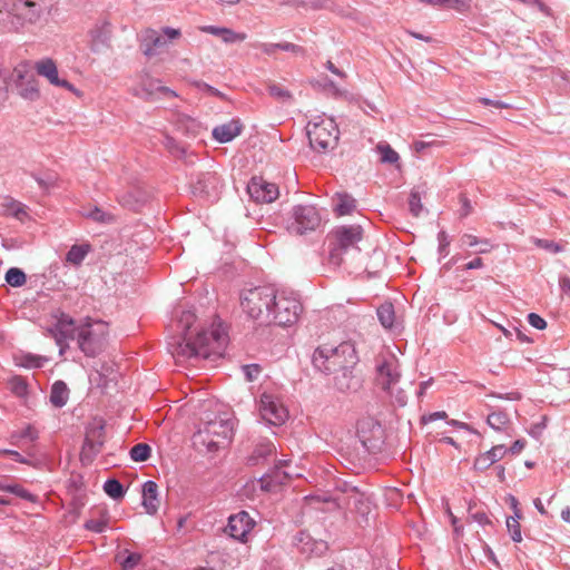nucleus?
Returning <instances> with one entry per match:
<instances>
[{
	"label": "nucleus",
	"instance_id": "nucleus-38",
	"mask_svg": "<svg viewBox=\"0 0 570 570\" xmlns=\"http://www.w3.org/2000/svg\"><path fill=\"white\" fill-rule=\"evenodd\" d=\"M6 492L13 493L17 497L22 498L24 500H28L30 502H36V500H37L36 495H33L32 493L28 492L26 489H23L19 484H7L6 485Z\"/></svg>",
	"mask_w": 570,
	"mask_h": 570
},
{
	"label": "nucleus",
	"instance_id": "nucleus-32",
	"mask_svg": "<svg viewBox=\"0 0 570 570\" xmlns=\"http://www.w3.org/2000/svg\"><path fill=\"white\" fill-rule=\"evenodd\" d=\"M150 446L146 443H138L130 450V458L135 462H144L150 456Z\"/></svg>",
	"mask_w": 570,
	"mask_h": 570
},
{
	"label": "nucleus",
	"instance_id": "nucleus-11",
	"mask_svg": "<svg viewBox=\"0 0 570 570\" xmlns=\"http://www.w3.org/2000/svg\"><path fill=\"white\" fill-rule=\"evenodd\" d=\"M259 412L262 417L272 425H282L288 419V411L282 401L269 393L261 395Z\"/></svg>",
	"mask_w": 570,
	"mask_h": 570
},
{
	"label": "nucleus",
	"instance_id": "nucleus-20",
	"mask_svg": "<svg viewBox=\"0 0 570 570\" xmlns=\"http://www.w3.org/2000/svg\"><path fill=\"white\" fill-rule=\"evenodd\" d=\"M507 453L508 449L503 444L494 445L475 458L473 468L476 471H485L495 462L502 460Z\"/></svg>",
	"mask_w": 570,
	"mask_h": 570
},
{
	"label": "nucleus",
	"instance_id": "nucleus-44",
	"mask_svg": "<svg viewBox=\"0 0 570 570\" xmlns=\"http://www.w3.org/2000/svg\"><path fill=\"white\" fill-rule=\"evenodd\" d=\"M534 244L538 247L544 248V249L550 250L552 253H558V252L561 250L560 245H558L557 243H554L552 240L537 238V239H534Z\"/></svg>",
	"mask_w": 570,
	"mask_h": 570
},
{
	"label": "nucleus",
	"instance_id": "nucleus-62",
	"mask_svg": "<svg viewBox=\"0 0 570 570\" xmlns=\"http://www.w3.org/2000/svg\"><path fill=\"white\" fill-rule=\"evenodd\" d=\"M262 448H263L262 450H259V449L257 450V453H258L259 455H263V454H271V453H273V452H274V450H275V448H274V445H273L272 443H267V444L263 445Z\"/></svg>",
	"mask_w": 570,
	"mask_h": 570
},
{
	"label": "nucleus",
	"instance_id": "nucleus-39",
	"mask_svg": "<svg viewBox=\"0 0 570 570\" xmlns=\"http://www.w3.org/2000/svg\"><path fill=\"white\" fill-rule=\"evenodd\" d=\"M21 96L24 99L36 100L39 98L40 92L36 81H29L26 87L21 89Z\"/></svg>",
	"mask_w": 570,
	"mask_h": 570
},
{
	"label": "nucleus",
	"instance_id": "nucleus-52",
	"mask_svg": "<svg viewBox=\"0 0 570 570\" xmlns=\"http://www.w3.org/2000/svg\"><path fill=\"white\" fill-rule=\"evenodd\" d=\"M224 29L225 28H218V27H215V26H204V27H200V30L203 32H206V33H209V35H214V36H218V37L222 36Z\"/></svg>",
	"mask_w": 570,
	"mask_h": 570
},
{
	"label": "nucleus",
	"instance_id": "nucleus-63",
	"mask_svg": "<svg viewBox=\"0 0 570 570\" xmlns=\"http://www.w3.org/2000/svg\"><path fill=\"white\" fill-rule=\"evenodd\" d=\"M430 142L425 141H415L414 142V149L416 153H421L425 147L430 146Z\"/></svg>",
	"mask_w": 570,
	"mask_h": 570
},
{
	"label": "nucleus",
	"instance_id": "nucleus-26",
	"mask_svg": "<svg viewBox=\"0 0 570 570\" xmlns=\"http://www.w3.org/2000/svg\"><path fill=\"white\" fill-rule=\"evenodd\" d=\"M335 212L340 215H348L355 208V199L346 193H337L334 196Z\"/></svg>",
	"mask_w": 570,
	"mask_h": 570
},
{
	"label": "nucleus",
	"instance_id": "nucleus-58",
	"mask_svg": "<svg viewBox=\"0 0 570 570\" xmlns=\"http://www.w3.org/2000/svg\"><path fill=\"white\" fill-rule=\"evenodd\" d=\"M439 240H440V250L446 253V247L449 246L450 242L448 240V236L445 232H441L439 234Z\"/></svg>",
	"mask_w": 570,
	"mask_h": 570
},
{
	"label": "nucleus",
	"instance_id": "nucleus-55",
	"mask_svg": "<svg viewBox=\"0 0 570 570\" xmlns=\"http://www.w3.org/2000/svg\"><path fill=\"white\" fill-rule=\"evenodd\" d=\"M471 518L480 524H488L490 520L484 512H475L471 514Z\"/></svg>",
	"mask_w": 570,
	"mask_h": 570
},
{
	"label": "nucleus",
	"instance_id": "nucleus-8",
	"mask_svg": "<svg viewBox=\"0 0 570 570\" xmlns=\"http://www.w3.org/2000/svg\"><path fill=\"white\" fill-rule=\"evenodd\" d=\"M337 247L330 254V262L334 266L343 263L342 254L350 247H354L362 239V228L360 226H344L335 230Z\"/></svg>",
	"mask_w": 570,
	"mask_h": 570
},
{
	"label": "nucleus",
	"instance_id": "nucleus-1",
	"mask_svg": "<svg viewBox=\"0 0 570 570\" xmlns=\"http://www.w3.org/2000/svg\"><path fill=\"white\" fill-rule=\"evenodd\" d=\"M53 332L60 346L63 341L76 337L78 347L89 357L99 355L108 345L109 325L100 320L87 317L76 324L69 315L61 314Z\"/></svg>",
	"mask_w": 570,
	"mask_h": 570
},
{
	"label": "nucleus",
	"instance_id": "nucleus-45",
	"mask_svg": "<svg viewBox=\"0 0 570 570\" xmlns=\"http://www.w3.org/2000/svg\"><path fill=\"white\" fill-rule=\"evenodd\" d=\"M86 529L94 531V532H102L107 527V520H89L85 524Z\"/></svg>",
	"mask_w": 570,
	"mask_h": 570
},
{
	"label": "nucleus",
	"instance_id": "nucleus-18",
	"mask_svg": "<svg viewBox=\"0 0 570 570\" xmlns=\"http://www.w3.org/2000/svg\"><path fill=\"white\" fill-rule=\"evenodd\" d=\"M136 95L145 99L154 98L158 95H163L166 98L177 97L174 90L163 86L159 80L148 77L141 80L140 90Z\"/></svg>",
	"mask_w": 570,
	"mask_h": 570
},
{
	"label": "nucleus",
	"instance_id": "nucleus-9",
	"mask_svg": "<svg viewBox=\"0 0 570 570\" xmlns=\"http://www.w3.org/2000/svg\"><path fill=\"white\" fill-rule=\"evenodd\" d=\"M294 223L288 227L291 233L303 235L315 230L321 225V216L317 209L311 205H298L293 210Z\"/></svg>",
	"mask_w": 570,
	"mask_h": 570
},
{
	"label": "nucleus",
	"instance_id": "nucleus-33",
	"mask_svg": "<svg viewBox=\"0 0 570 570\" xmlns=\"http://www.w3.org/2000/svg\"><path fill=\"white\" fill-rule=\"evenodd\" d=\"M509 423V417L504 412H493L488 416V424L497 430L501 431Z\"/></svg>",
	"mask_w": 570,
	"mask_h": 570
},
{
	"label": "nucleus",
	"instance_id": "nucleus-6",
	"mask_svg": "<svg viewBox=\"0 0 570 570\" xmlns=\"http://www.w3.org/2000/svg\"><path fill=\"white\" fill-rule=\"evenodd\" d=\"M307 137L309 145L317 151L334 149L338 141V128L332 118L317 117L308 122Z\"/></svg>",
	"mask_w": 570,
	"mask_h": 570
},
{
	"label": "nucleus",
	"instance_id": "nucleus-61",
	"mask_svg": "<svg viewBox=\"0 0 570 570\" xmlns=\"http://www.w3.org/2000/svg\"><path fill=\"white\" fill-rule=\"evenodd\" d=\"M22 438H28L31 441H35L38 438V433L36 430H33L31 426H28L24 429Z\"/></svg>",
	"mask_w": 570,
	"mask_h": 570
},
{
	"label": "nucleus",
	"instance_id": "nucleus-60",
	"mask_svg": "<svg viewBox=\"0 0 570 570\" xmlns=\"http://www.w3.org/2000/svg\"><path fill=\"white\" fill-rule=\"evenodd\" d=\"M561 291L570 296V278L564 276L560 278Z\"/></svg>",
	"mask_w": 570,
	"mask_h": 570
},
{
	"label": "nucleus",
	"instance_id": "nucleus-29",
	"mask_svg": "<svg viewBox=\"0 0 570 570\" xmlns=\"http://www.w3.org/2000/svg\"><path fill=\"white\" fill-rule=\"evenodd\" d=\"M377 316L385 328H391L395 321L394 307L391 303L383 304L377 309Z\"/></svg>",
	"mask_w": 570,
	"mask_h": 570
},
{
	"label": "nucleus",
	"instance_id": "nucleus-31",
	"mask_svg": "<svg viewBox=\"0 0 570 570\" xmlns=\"http://www.w3.org/2000/svg\"><path fill=\"white\" fill-rule=\"evenodd\" d=\"M376 149L381 155L382 163L396 164L400 159L399 154L386 142H380Z\"/></svg>",
	"mask_w": 570,
	"mask_h": 570
},
{
	"label": "nucleus",
	"instance_id": "nucleus-27",
	"mask_svg": "<svg viewBox=\"0 0 570 570\" xmlns=\"http://www.w3.org/2000/svg\"><path fill=\"white\" fill-rule=\"evenodd\" d=\"M68 396H69V391H68L67 385L63 382L58 381V382L53 383V385L51 387L50 401L55 406H57V407L63 406L68 401Z\"/></svg>",
	"mask_w": 570,
	"mask_h": 570
},
{
	"label": "nucleus",
	"instance_id": "nucleus-23",
	"mask_svg": "<svg viewBox=\"0 0 570 570\" xmlns=\"http://www.w3.org/2000/svg\"><path fill=\"white\" fill-rule=\"evenodd\" d=\"M242 131V124L238 119H233L226 124L213 129V137L219 142H228L237 137Z\"/></svg>",
	"mask_w": 570,
	"mask_h": 570
},
{
	"label": "nucleus",
	"instance_id": "nucleus-14",
	"mask_svg": "<svg viewBox=\"0 0 570 570\" xmlns=\"http://www.w3.org/2000/svg\"><path fill=\"white\" fill-rule=\"evenodd\" d=\"M247 193L256 203H273L279 196L278 187L264 179L263 177L255 176L247 185Z\"/></svg>",
	"mask_w": 570,
	"mask_h": 570
},
{
	"label": "nucleus",
	"instance_id": "nucleus-37",
	"mask_svg": "<svg viewBox=\"0 0 570 570\" xmlns=\"http://www.w3.org/2000/svg\"><path fill=\"white\" fill-rule=\"evenodd\" d=\"M9 389L19 397L27 395V383L20 376H14L9 381Z\"/></svg>",
	"mask_w": 570,
	"mask_h": 570
},
{
	"label": "nucleus",
	"instance_id": "nucleus-30",
	"mask_svg": "<svg viewBox=\"0 0 570 570\" xmlns=\"http://www.w3.org/2000/svg\"><path fill=\"white\" fill-rule=\"evenodd\" d=\"M6 282L12 287H21L27 283L24 272L18 267H11L4 275Z\"/></svg>",
	"mask_w": 570,
	"mask_h": 570
},
{
	"label": "nucleus",
	"instance_id": "nucleus-34",
	"mask_svg": "<svg viewBox=\"0 0 570 570\" xmlns=\"http://www.w3.org/2000/svg\"><path fill=\"white\" fill-rule=\"evenodd\" d=\"M87 253V247L73 245L67 254V261L75 265H78L85 259Z\"/></svg>",
	"mask_w": 570,
	"mask_h": 570
},
{
	"label": "nucleus",
	"instance_id": "nucleus-51",
	"mask_svg": "<svg viewBox=\"0 0 570 570\" xmlns=\"http://www.w3.org/2000/svg\"><path fill=\"white\" fill-rule=\"evenodd\" d=\"M0 455H10L12 456L16 461L20 462V463H27V460H24L21 454L14 450H2L0 449Z\"/></svg>",
	"mask_w": 570,
	"mask_h": 570
},
{
	"label": "nucleus",
	"instance_id": "nucleus-3",
	"mask_svg": "<svg viewBox=\"0 0 570 570\" xmlns=\"http://www.w3.org/2000/svg\"><path fill=\"white\" fill-rule=\"evenodd\" d=\"M357 360L355 346L351 341L338 344L323 343L313 354L314 366L328 374L352 370Z\"/></svg>",
	"mask_w": 570,
	"mask_h": 570
},
{
	"label": "nucleus",
	"instance_id": "nucleus-42",
	"mask_svg": "<svg viewBox=\"0 0 570 570\" xmlns=\"http://www.w3.org/2000/svg\"><path fill=\"white\" fill-rule=\"evenodd\" d=\"M220 38L227 43L237 42L245 40L246 36L243 33H236L230 29L225 28Z\"/></svg>",
	"mask_w": 570,
	"mask_h": 570
},
{
	"label": "nucleus",
	"instance_id": "nucleus-25",
	"mask_svg": "<svg viewBox=\"0 0 570 570\" xmlns=\"http://www.w3.org/2000/svg\"><path fill=\"white\" fill-rule=\"evenodd\" d=\"M1 206L3 208V214L7 216H12L21 222L28 217L27 207L13 198H4Z\"/></svg>",
	"mask_w": 570,
	"mask_h": 570
},
{
	"label": "nucleus",
	"instance_id": "nucleus-17",
	"mask_svg": "<svg viewBox=\"0 0 570 570\" xmlns=\"http://www.w3.org/2000/svg\"><path fill=\"white\" fill-rule=\"evenodd\" d=\"M9 12L29 23H36L40 18V10L33 0H13Z\"/></svg>",
	"mask_w": 570,
	"mask_h": 570
},
{
	"label": "nucleus",
	"instance_id": "nucleus-47",
	"mask_svg": "<svg viewBox=\"0 0 570 570\" xmlns=\"http://www.w3.org/2000/svg\"><path fill=\"white\" fill-rule=\"evenodd\" d=\"M268 91H269V95L275 97V98H279V99H288L291 97L289 92L282 89L279 86L277 85H272L268 87Z\"/></svg>",
	"mask_w": 570,
	"mask_h": 570
},
{
	"label": "nucleus",
	"instance_id": "nucleus-5",
	"mask_svg": "<svg viewBox=\"0 0 570 570\" xmlns=\"http://www.w3.org/2000/svg\"><path fill=\"white\" fill-rule=\"evenodd\" d=\"M275 298V289L271 287H256L245 293L242 299V307L259 325H271L273 299Z\"/></svg>",
	"mask_w": 570,
	"mask_h": 570
},
{
	"label": "nucleus",
	"instance_id": "nucleus-54",
	"mask_svg": "<svg viewBox=\"0 0 570 570\" xmlns=\"http://www.w3.org/2000/svg\"><path fill=\"white\" fill-rule=\"evenodd\" d=\"M195 321V315L191 312H185L183 313L180 317V323L188 328L191 324V322Z\"/></svg>",
	"mask_w": 570,
	"mask_h": 570
},
{
	"label": "nucleus",
	"instance_id": "nucleus-41",
	"mask_svg": "<svg viewBox=\"0 0 570 570\" xmlns=\"http://www.w3.org/2000/svg\"><path fill=\"white\" fill-rule=\"evenodd\" d=\"M47 362L45 357L41 356H35V355H26L23 356V362L21 365L30 368H38L43 366V364Z\"/></svg>",
	"mask_w": 570,
	"mask_h": 570
},
{
	"label": "nucleus",
	"instance_id": "nucleus-10",
	"mask_svg": "<svg viewBox=\"0 0 570 570\" xmlns=\"http://www.w3.org/2000/svg\"><path fill=\"white\" fill-rule=\"evenodd\" d=\"M356 435L364 448L373 451L383 439V429L373 416H363L356 422Z\"/></svg>",
	"mask_w": 570,
	"mask_h": 570
},
{
	"label": "nucleus",
	"instance_id": "nucleus-64",
	"mask_svg": "<svg viewBox=\"0 0 570 570\" xmlns=\"http://www.w3.org/2000/svg\"><path fill=\"white\" fill-rule=\"evenodd\" d=\"M561 518H562L566 522H569V523H570V508H564V509L561 511Z\"/></svg>",
	"mask_w": 570,
	"mask_h": 570
},
{
	"label": "nucleus",
	"instance_id": "nucleus-57",
	"mask_svg": "<svg viewBox=\"0 0 570 570\" xmlns=\"http://www.w3.org/2000/svg\"><path fill=\"white\" fill-rule=\"evenodd\" d=\"M89 216L96 220V222H106L107 218H106V214L102 213L100 209L96 208L95 210H92Z\"/></svg>",
	"mask_w": 570,
	"mask_h": 570
},
{
	"label": "nucleus",
	"instance_id": "nucleus-49",
	"mask_svg": "<svg viewBox=\"0 0 570 570\" xmlns=\"http://www.w3.org/2000/svg\"><path fill=\"white\" fill-rule=\"evenodd\" d=\"M461 242H462V245H464V246L474 247V246L479 245L481 240L474 235L465 234L462 236Z\"/></svg>",
	"mask_w": 570,
	"mask_h": 570
},
{
	"label": "nucleus",
	"instance_id": "nucleus-36",
	"mask_svg": "<svg viewBox=\"0 0 570 570\" xmlns=\"http://www.w3.org/2000/svg\"><path fill=\"white\" fill-rule=\"evenodd\" d=\"M409 209L411 214L419 217L423 210V204L421 202V195L417 190H412L409 197Z\"/></svg>",
	"mask_w": 570,
	"mask_h": 570
},
{
	"label": "nucleus",
	"instance_id": "nucleus-2",
	"mask_svg": "<svg viewBox=\"0 0 570 570\" xmlns=\"http://www.w3.org/2000/svg\"><path fill=\"white\" fill-rule=\"evenodd\" d=\"M226 342L227 337L222 326L212 325L209 330L186 335L184 342L178 343L171 353L178 362L208 360L212 356H220Z\"/></svg>",
	"mask_w": 570,
	"mask_h": 570
},
{
	"label": "nucleus",
	"instance_id": "nucleus-13",
	"mask_svg": "<svg viewBox=\"0 0 570 570\" xmlns=\"http://www.w3.org/2000/svg\"><path fill=\"white\" fill-rule=\"evenodd\" d=\"M35 69L37 73L46 78L52 86L65 88L73 95L81 97V91L72 83L59 77L56 62L51 58L41 59L36 62Z\"/></svg>",
	"mask_w": 570,
	"mask_h": 570
},
{
	"label": "nucleus",
	"instance_id": "nucleus-46",
	"mask_svg": "<svg viewBox=\"0 0 570 570\" xmlns=\"http://www.w3.org/2000/svg\"><path fill=\"white\" fill-rule=\"evenodd\" d=\"M528 321H529L530 325H532L533 327H535L538 330H543L547 326V322L540 315H538L535 313H530L528 315Z\"/></svg>",
	"mask_w": 570,
	"mask_h": 570
},
{
	"label": "nucleus",
	"instance_id": "nucleus-21",
	"mask_svg": "<svg viewBox=\"0 0 570 570\" xmlns=\"http://www.w3.org/2000/svg\"><path fill=\"white\" fill-rule=\"evenodd\" d=\"M85 442L92 451H100L105 443V421L102 419H95L89 424Z\"/></svg>",
	"mask_w": 570,
	"mask_h": 570
},
{
	"label": "nucleus",
	"instance_id": "nucleus-56",
	"mask_svg": "<svg viewBox=\"0 0 570 570\" xmlns=\"http://www.w3.org/2000/svg\"><path fill=\"white\" fill-rule=\"evenodd\" d=\"M525 446V442L521 440H517L508 450L512 454H519Z\"/></svg>",
	"mask_w": 570,
	"mask_h": 570
},
{
	"label": "nucleus",
	"instance_id": "nucleus-22",
	"mask_svg": "<svg viewBox=\"0 0 570 570\" xmlns=\"http://www.w3.org/2000/svg\"><path fill=\"white\" fill-rule=\"evenodd\" d=\"M160 501L158 499V485L154 481H147L142 487V507L148 514L158 511Z\"/></svg>",
	"mask_w": 570,
	"mask_h": 570
},
{
	"label": "nucleus",
	"instance_id": "nucleus-28",
	"mask_svg": "<svg viewBox=\"0 0 570 570\" xmlns=\"http://www.w3.org/2000/svg\"><path fill=\"white\" fill-rule=\"evenodd\" d=\"M436 7L453 9L459 13H468L471 10V0H438Z\"/></svg>",
	"mask_w": 570,
	"mask_h": 570
},
{
	"label": "nucleus",
	"instance_id": "nucleus-15",
	"mask_svg": "<svg viewBox=\"0 0 570 570\" xmlns=\"http://www.w3.org/2000/svg\"><path fill=\"white\" fill-rule=\"evenodd\" d=\"M254 525L255 522L249 514L246 511H240L237 514L229 517L225 531L232 538L240 542H246Z\"/></svg>",
	"mask_w": 570,
	"mask_h": 570
},
{
	"label": "nucleus",
	"instance_id": "nucleus-40",
	"mask_svg": "<svg viewBox=\"0 0 570 570\" xmlns=\"http://www.w3.org/2000/svg\"><path fill=\"white\" fill-rule=\"evenodd\" d=\"M507 527H508L509 531L511 532L512 540L514 542H520L522 540V535H521L519 521L514 518H508Z\"/></svg>",
	"mask_w": 570,
	"mask_h": 570
},
{
	"label": "nucleus",
	"instance_id": "nucleus-43",
	"mask_svg": "<svg viewBox=\"0 0 570 570\" xmlns=\"http://www.w3.org/2000/svg\"><path fill=\"white\" fill-rule=\"evenodd\" d=\"M140 561V554L138 553H128V556L120 561L124 570L134 569Z\"/></svg>",
	"mask_w": 570,
	"mask_h": 570
},
{
	"label": "nucleus",
	"instance_id": "nucleus-48",
	"mask_svg": "<svg viewBox=\"0 0 570 570\" xmlns=\"http://www.w3.org/2000/svg\"><path fill=\"white\" fill-rule=\"evenodd\" d=\"M244 372L248 381H254L261 373V367L256 364L244 366Z\"/></svg>",
	"mask_w": 570,
	"mask_h": 570
},
{
	"label": "nucleus",
	"instance_id": "nucleus-24",
	"mask_svg": "<svg viewBox=\"0 0 570 570\" xmlns=\"http://www.w3.org/2000/svg\"><path fill=\"white\" fill-rule=\"evenodd\" d=\"M335 376V385L338 390L346 391H355L360 386V380L355 375L352 374L351 370H341Z\"/></svg>",
	"mask_w": 570,
	"mask_h": 570
},
{
	"label": "nucleus",
	"instance_id": "nucleus-4",
	"mask_svg": "<svg viewBox=\"0 0 570 570\" xmlns=\"http://www.w3.org/2000/svg\"><path fill=\"white\" fill-rule=\"evenodd\" d=\"M234 420L227 414L207 415L194 435V443L209 452L226 448L234 434Z\"/></svg>",
	"mask_w": 570,
	"mask_h": 570
},
{
	"label": "nucleus",
	"instance_id": "nucleus-50",
	"mask_svg": "<svg viewBox=\"0 0 570 570\" xmlns=\"http://www.w3.org/2000/svg\"><path fill=\"white\" fill-rule=\"evenodd\" d=\"M479 101L484 106H492L495 108H510L509 104L499 100H491L489 98H480Z\"/></svg>",
	"mask_w": 570,
	"mask_h": 570
},
{
	"label": "nucleus",
	"instance_id": "nucleus-35",
	"mask_svg": "<svg viewBox=\"0 0 570 570\" xmlns=\"http://www.w3.org/2000/svg\"><path fill=\"white\" fill-rule=\"evenodd\" d=\"M104 490L112 499L117 500L124 497L122 485L119 481L115 479L106 481Z\"/></svg>",
	"mask_w": 570,
	"mask_h": 570
},
{
	"label": "nucleus",
	"instance_id": "nucleus-19",
	"mask_svg": "<svg viewBox=\"0 0 570 570\" xmlns=\"http://www.w3.org/2000/svg\"><path fill=\"white\" fill-rule=\"evenodd\" d=\"M284 465H287V461H282L279 465L276 466V470L272 474L263 476L261 480H258V483L263 491H276V489L279 485H282L285 480L299 475L298 473L281 471V468Z\"/></svg>",
	"mask_w": 570,
	"mask_h": 570
},
{
	"label": "nucleus",
	"instance_id": "nucleus-59",
	"mask_svg": "<svg viewBox=\"0 0 570 570\" xmlns=\"http://www.w3.org/2000/svg\"><path fill=\"white\" fill-rule=\"evenodd\" d=\"M483 266V261L482 258L478 257V258H474L473 261L469 262L468 264H465L464 268L465 269H474V268H481Z\"/></svg>",
	"mask_w": 570,
	"mask_h": 570
},
{
	"label": "nucleus",
	"instance_id": "nucleus-53",
	"mask_svg": "<svg viewBox=\"0 0 570 570\" xmlns=\"http://www.w3.org/2000/svg\"><path fill=\"white\" fill-rule=\"evenodd\" d=\"M445 512H446V514H448V515L450 517V519H451V523H452V525L454 527V531H455L456 533H460V532L462 531V529H461V527H459V525H458V519H456V517L452 513L451 508H450V505H449L448 503H446V505H445Z\"/></svg>",
	"mask_w": 570,
	"mask_h": 570
},
{
	"label": "nucleus",
	"instance_id": "nucleus-16",
	"mask_svg": "<svg viewBox=\"0 0 570 570\" xmlns=\"http://www.w3.org/2000/svg\"><path fill=\"white\" fill-rule=\"evenodd\" d=\"M400 371L396 360L384 361L377 368L376 382L384 391L391 392L399 382Z\"/></svg>",
	"mask_w": 570,
	"mask_h": 570
},
{
	"label": "nucleus",
	"instance_id": "nucleus-7",
	"mask_svg": "<svg viewBox=\"0 0 570 570\" xmlns=\"http://www.w3.org/2000/svg\"><path fill=\"white\" fill-rule=\"evenodd\" d=\"M302 309V304L294 294L276 292L271 315L272 324L283 327L292 326L298 321Z\"/></svg>",
	"mask_w": 570,
	"mask_h": 570
},
{
	"label": "nucleus",
	"instance_id": "nucleus-12",
	"mask_svg": "<svg viewBox=\"0 0 570 570\" xmlns=\"http://www.w3.org/2000/svg\"><path fill=\"white\" fill-rule=\"evenodd\" d=\"M180 37L181 31L176 28L164 27L160 32L149 29L145 33L144 52L146 56H154L156 55L157 49L166 47L168 43L178 40Z\"/></svg>",
	"mask_w": 570,
	"mask_h": 570
}]
</instances>
